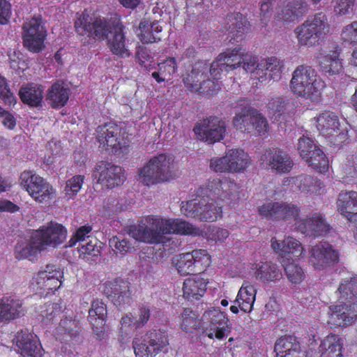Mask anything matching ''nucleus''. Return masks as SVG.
I'll return each mask as SVG.
<instances>
[{
  "mask_svg": "<svg viewBox=\"0 0 357 357\" xmlns=\"http://www.w3.org/2000/svg\"><path fill=\"white\" fill-rule=\"evenodd\" d=\"M236 189V183L230 178L209 179L205 186L197 190L195 198L182 202L181 210L186 217L215 222L222 215V206L218 204V199H229Z\"/></svg>",
  "mask_w": 357,
  "mask_h": 357,
  "instance_id": "nucleus-1",
  "label": "nucleus"
},
{
  "mask_svg": "<svg viewBox=\"0 0 357 357\" xmlns=\"http://www.w3.org/2000/svg\"><path fill=\"white\" fill-rule=\"evenodd\" d=\"M74 25L79 36L93 39H107V47L113 54L120 58L130 56L122 24H114L100 16L93 18L85 10L79 15Z\"/></svg>",
  "mask_w": 357,
  "mask_h": 357,
  "instance_id": "nucleus-2",
  "label": "nucleus"
},
{
  "mask_svg": "<svg viewBox=\"0 0 357 357\" xmlns=\"http://www.w3.org/2000/svg\"><path fill=\"white\" fill-rule=\"evenodd\" d=\"M128 233L137 241L152 244L162 243L164 234L197 236L202 234V231L185 220H163L154 215H147L138 225H130Z\"/></svg>",
  "mask_w": 357,
  "mask_h": 357,
  "instance_id": "nucleus-3",
  "label": "nucleus"
},
{
  "mask_svg": "<svg viewBox=\"0 0 357 357\" xmlns=\"http://www.w3.org/2000/svg\"><path fill=\"white\" fill-rule=\"evenodd\" d=\"M66 237V230L59 223L51 222L32 232L28 241H18L15 246L14 255L18 259L33 261L37 255L47 246L53 248L61 244Z\"/></svg>",
  "mask_w": 357,
  "mask_h": 357,
  "instance_id": "nucleus-4",
  "label": "nucleus"
},
{
  "mask_svg": "<svg viewBox=\"0 0 357 357\" xmlns=\"http://www.w3.org/2000/svg\"><path fill=\"white\" fill-rule=\"evenodd\" d=\"M293 93L298 98L318 103L321 100L326 85L312 66L300 65L292 73L289 84Z\"/></svg>",
  "mask_w": 357,
  "mask_h": 357,
  "instance_id": "nucleus-5",
  "label": "nucleus"
},
{
  "mask_svg": "<svg viewBox=\"0 0 357 357\" xmlns=\"http://www.w3.org/2000/svg\"><path fill=\"white\" fill-rule=\"evenodd\" d=\"M174 160L166 153H160L151 158L139 169L141 182L146 186L168 181L174 176Z\"/></svg>",
  "mask_w": 357,
  "mask_h": 357,
  "instance_id": "nucleus-6",
  "label": "nucleus"
},
{
  "mask_svg": "<svg viewBox=\"0 0 357 357\" xmlns=\"http://www.w3.org/2000/svg\"><path fill=\"white\" fill-rule=\"evenodd\" d=\"M100 146L114 154L126 153L130 147V139L126 130L115 123L99 126L96 130Z\"/></svg>",
  "mask_w": 357,
  "mask_h": 357,
  "instance_id": "nucleus-7",
  "label": "nucleus"
},
{
  "mask_svg": "<svg viewBox=\"0 0 357 357\" xmlns=\"http://www.w3.org/2000/svg\"><path fill=\"white\" fill-rule=\"evenodd\" d=\"M169 336L165 330L151 329L141 339L135 337L132 347L136 357H155L167 349Z\"/></svg>",
  "mask_w": 357,
  "mask_h": 357,
  "instance_id": "nucleus-8",
  "label": "nucleus"
},
{
  "mask_svg": "<svg viewBox=\"0 0 357 357\" xmlns=\"http://www.w3.org/2000/svg\"><path fill=\"white\" fill-rule=\"evenodd\" d=\"M329 31L330 25L327 16L321 12L316 13L298 26L295 33L301 46L312 47L319 43V40L328 34Z\"/></svg>",
  "mask_w": 357,
  "mask_h": 357,
  "instance_id": "nucleus-9",
  "label": "nucleus"
},
{
  "mask_svg": "<svg viewBox=\"0 0 357 357\" xmlns=\"http://www.w3.org/2000/svg\"><path fill=\"white\" fill-rule=\"evenodd\" d=\"M301 211V207L292 202L284 201H269L264 203L257 208L262 219L271 222H291L298 220Z\"/></svg>",
  "mask_w": 357,
  "mask_h": 357,
  "instance_id": "nucleus-10",
  "label": "nucleus"
},
{
  "mask_svg": "<svg viewBox=\"0 0 357 357\" xmlns=\"http://www.w3.org/2000/svg\"><path fill=\"white\" fill-rule=\"evenodd\" d=\"M20 185L37 202L44 203L52 199L55 190L45 178L33 171L24 170L19 178Z\"/></svg>",
  "mask_w": 357,
  "mask_h": 357,
  "instance_id": "nucleus-11",
  "label": "nucleus"
},
{
  "mask_svg": "<svg viewBox=\"0 0 357 357\" xmlns=\"http://www.w3.org/2000/svg\"><path fill=\"white\" fill-rule=\"evenodd\" d=\"M236 130L250 133L253 131L257 135H263L268 130V123L257 109L252 107H244L236 113L232 121Z\"/></svg>",
  "mask_w": 357,
  "mask_h": 357,
  "instance_id": "nucleus-12",
  "label": "nucleus"
},
{
  "mask_svg": "<svg viewBox=\"0 0 357 357\" xmlns=\"http://www.w3.org/2000/svg\"><path fill=\"white\" fill-rule=\"evenodd\" d=\"M298 151L301 157L317 172L326 173L329 161L324 151L309 137L303 136L298 139Z\"/></svg>",
  "mask_w": 357,
  "mask_h": 357,
  "instance_id": "nucleus-13",
  "label": "nucleus"
},
{
  "mask_svg": "<svg viewBox=\"0 0 357 357\" xmlns=\"http://www.w3.org/2000/svg\"><path fill=\"white\" fill-rule=\"evenodd\" d=\"M206 324L204 328L206 336L211 340H222L231 332L229 320L225 312L217 308L206 310L202 316Z\"/></svg>",
  "mask_w": 357,
  "mask_h": 357,
  "instance_id": "nucleus-14",
  "label": "nucleus"
},
{
  "mask_svg": "<svg viewBox=\"0 0 357 357\" xmlns=\"http://www.w3.org/2000/svg\"><path fill=\"white\" fill-rule=\"evenodd\" d=\"M308 262L315 270H324L339 262V252L329 243L320 241L310 249Z\"/></svg>",
  "mask_w": 357,
  "mask_h": 357,
  "instance_id": "nucleus-15",
  "label": "nucleus"
},
{
  "mask_svg": "<svg viewBox=\"0 0 357 357\" xmlns=\"http://www.w3.org/2000/svg\"><path fill=\"white\" fill-rule=\"evenodd\" d=\"M102 291L119 309H125L132 301L130 283L121 278L107 280L102 285Z\"/></svg>",
  "mask_w": 357,
  "mask_h": 357,
  "instance_id": "nucleus-16",
  "label": "nucleus"
},
{
  "mask_svg": "<svg viewBox=\"0 0 357 357\" xmlns=\"http://www.w3.org/2000/svg\"><path fill=\"white\" fill-rule=\"evenodd\" d=\"M93 176L97 183L112 189L122 185L126 179L124 169L112 162L100 161L96 164Z\"/></svg>",
  "mask_w": 357,
  "mask_h": 357,
  "instance_id": "nucleus-17",
  "label": "nucleus"
},
{
  "mask_svg": "<svg viewBox=\"0 0 357 357\" xmlns=\"http://www.w3.org/2000/svg\"><path fill=\"white\" fill-rule=\"evenodd\" d=\"M195 135L208 144H214L223 139L225 132V122L219 117L211 116L197 123L193 129Z\"/></svg>",
  "mask_w": 357,
  "mask_h": 357,
  "instance_id": "nucleus-18",
  "label": "nucleus"
},
{
  "mask_svg": "<svg viewBox=\"0 0 357 357\" xmlns=\"http://www.w3.org/2000/svg\"><path fill=\"white\" fill-rule=\"evenodd\" d=\"M327 324L331 327L345 328L357 320V303L340 301L328 307Z\"/></svg>",
  "mask_w": 357,
  "mask_h": 357,
  "instance_id": "nucleus-19",
  "label": "nucleus"
},
{
  "mask_svg": "<svg viewBox=\"0 0 357 357\" xmlns=\"http://www.w3.org/2000/svg\"><path fill=\"white\" fill-rule=\"evenodd\" d=\"M23 44L30 52L38 53L44 47L46 30L41 24L40 17H33L23 26Z\"/></svg>",
  "mask_w": 357,
  "mask_h": 357,
  "instance_id": "nucleus-20",
  "label": "nucleus"
},
{
  "mask_svg": "<svg viewBox=\"0 0 357 357\" xmlns=\"http://www.w3.org/2000/svg\"><path fill=\"white\" fill-rule=\"evenodd\" d=\"M63 273L56 265L48 264L45 270L39 271L32 278V284L36 285L38 290H47V293L54 292L62 284Z\"/></svg>",
  "mask_w": 357,
  "mask_h": 357,
  "instance_id": "nucleus-21",
  "label": "nucleus"
},
{
  "mask_svg": "<svg viewBox=\"0 0 357 357\" xmlns=\"http://www.w3.org/2000/svg\"><path fill=\"white\" fill-rule=\"evenodd\" d=\"M14 342L23 357H43L44 356L45 351L38 337L26 328L17 333Z\"/></svg>",
  "mask_w": 357,
  "mask_h": 357,
  "instance_id": "nucleus-22",
  "label": "nucleus"
},
{
  "mask_svg": "<svg viewBox=\"0 0 357 357\" xmlns=\"http://www.w3.org/2000/svg\"><path fill=\"white\" fill-rule=\"evenodd\" d=\"M295 225L301 233L314 237L324 236L331 229L329 224L320 213H314L310 218H298Z\"/></svg>",
  "mask_w": 357,
  "mask_h": 357,
  "instance_id": "nucleus-23",
  "label": "nucleus"
},
{
  "mask_svg": "<svg viewBox=\"0 0 357 357\" xmlns=\"http://www.w3.org/2000/svg\"><path fill=\"white\" fill-rule=\"evenodd\" d=\"M337 211L349 222L357 224V192L342 190L336 201Z\"/></svg>",
  "mask_w": 357,
  "mask_h": 357,
  "instance_id": "nucleus-24",
  "label": "nucleus"
},
{
  "mask_svg": "<svg viewBox=\"0 0 357 357\" xmlns=\"http://www.w3.org/2000/svg\"><path fill=\"white\" fill-rule=\"evenodd\" d=\"M284 66L282 61L275 56L268 57L257 64L255 77L259 82L263 83L269 79L278 81L282 77Z\"/></svg>",
  "mask_w": 357,
  "mask_h": 357,
  "instance_id": "nucleus-25",
  "label": "nucleus"
},
{
  "mask_svg": "<svg viewBox=\"0 0 357 357\" xmlns=\"http://www.w3.org/2000/svg\"><path fill=\"white\" fill-rule=\"evenodd\" d=\"M271 248L274 252L287 259H292L302 257L303 247L301 243L294 237L288 236L281 243L275 237L271 240Z\"/></svg>",
  "mask_w": 357,
  "mask_h": 357,
  "instance_id": "nucleus-26",
  "label": "nucleus"
},
{
  "mask_svg": "<svg viewBox=\"0 0 357 357\" xmlns=\"http://www.w3.org/2000/svg\"><path fill=\"white\" fill-rule=\"evenodd\" d=\"M263 162L277 173H287L291 169L294 162L289 155L281 150H267L261 157Z\"/></svg>",
  "mask_w": 357,
  "mask_h": 357,
  "instance_id": "nucleus-27",
  "label": "nucleus"
},
{
  "mask_svg": "<svg viewBox=\"0 0 357 357\" xmlns=\"http://www.w3.org/2000/svg\"><path fill=\"white\" fill-rule=\"evenodd\" d=\"M107 317V305L102 300L96 299L89 310L88 321L98 337L104 334L105 325Z\"/></svg>",
  "mask_w": 357,
  "mask_h": 357,
  "instance_id": "nucleus-28",
  "label": "nucleus"
},
{
  "mask_svg": "<svg viewBox=\"0 0 357 357\" xmlns=\"http://www.w3.org/2000/svg\"><path fill=\"white\" fill-rule=\"evenodd\" d=\"M277 357H298L301 352V343L294 335L278 338L274 347Z\"/></svg>",
  "mask_w": 357,
  "mask_h": 357,
  "instance_id": "nucleus-29",
  "label": "nucleus"
},
{
  "mask_svg": "<svg viewBox=\"0 0 357 357\" xmlns=\"http://www.w3.org/2000/svg\"><path fill=\"white\" fill-rule=\"evenodd\" d=\"M24 314L22 301L12 297L0 298V321H8L17 319Z\"/></svg>",
  "mask_w": 357,
  "mask_h": 357,
  "instance_id": "nucleus-30",
  "label": "nucleus"
},
{
  "mask_svg": "<svg viewBox=\"0 0 357 357\" xmlns=\"http://www.w3.org/2000/svg\"><path fill=\"white\" fill-rule=\"evenodd\" d=\"M21 101L31 107L42 105L43 100V87L35 83H29L22 86L19 90Z\"/></svg>",
  "mask_w": 357,
  "mask_h": 357,
  "instance_id": "nucleus-31",
  "label": "nucleus"
},
{
  "mask_svg": "<svg viewBox=\"0 0 357 357\" xmlns=\"http://www.w3.org/2000/svg\"><path fill=\"white\" fill-rule=\"evenodd\" d=\"M344 340L338 335L330 333L321 342L320 357H343Z\"/></svg>",
  "mask_w": 357,
  "mask_h": 357,
  "instance_id": "nucleus-32",
  "label": "nucleus"
},
{
  "mask_svg": "<svg viewBox=\"0 0 357 357\" xmlns=\"http://www.w3.org/2000/svg\"><path fill=\"white\" fill-rule=\"evenodd\" d=\"M307 10V4L305 1L291 0L278 11V17L285 22H293L303 17Z\"/></svg>",
  "mask_w": 357,
  "mask_h": 357,
  "instance_id": "nucleus-33",
  "label": "nucleus"
},
{
  "mask_svg": "<svg viewBox=\"0 0 357 357\" xmlns=\"http://www.w3.org/2000/svg\"><path fill=\"white\" fill-rule=\"evenodd\" d=\"M69 96V89L62 82L56 81L47 90L46 99L52 108L59 109L67 104Z\"/></svg>",
  "mask_w": 357,
  "mask_h": 357,
  "instance_id": "nucleus-34",
  "label": "nucleus"
},
{
  "mask_svg": "<svg viewBox=\"0 0 357 357\" xmlns=\"http://www.w3.org/2000/svg\"><path fill=\"white\" fill-rule=\"evenodd\" d=\"M207 282L200 277L188 278L183 283V297L188 300H199L206 291Z\"/></svg>",
  "mask_w": 357,
  "mask_h": 357,
  "instance_id": "nucleus-35",
  "label": "nucleus"
},
{
  "mask_svg": "<svg viewBox=\"0 0 357 357\" xmlns=\"http://www.w3.org/2000/svg\"><path fill=\"white\" fill-rule=\"evenodd\" d=\"M207 70L208 66L206 63L197 62L192 66L191 70L183 77V81L187 89L191 92L197 91V87L204 80Z\"/></svg>",
  "mask_w": 357,
  "mask_h": 357,
  "instance_id": "nucleus-36",
  "label": "nucleus"
},
{
  "mask_svg": "<svg viewBox=\"0 0 357 357\" xmlns=\"http://www.w3.org/2000/svg\"><path fill=\"white\" fill-rule=\"evenodd\" d=\"M253 269L255 275L261 282H276L282 278V273L279 267L271 262L255 264Z\"/></svg>",
  "mask_w": 357,
  "mask_h": 357,
  "instance_id": "nucleus-37",
  "label": "nucleus"
},
{
  "mask_svg": "<svg viewBox=\"0 0 357 357\" xmlns=\"http://www.w3.org/2000/svg\"><path fill=\"white\" fill-rule=\"evenodd\" d=\"M139 39L143 43H153L161 40L162 37V27L159 22H149L142 21L139 24Z\"/></svg>",
  "mask_w": 357,
  "mask_h": 357,
  "instance_id": "nucleus-38",
  "label": "nucleus"
},
{
  "mask_svg": "<svg viewBox=\"0 0 357 357\" xmlns=\"http://www.w3.org/2000/svg\"><path fill=\"white\" fill-rule=\"evenodd\" d=\"M339 118L333 112H325L317 117V128L321 134L331 137L339 130Z\"/></svg>",
  "mask_w": 357,
  "mask_h": 357,
  "instance_id": "nucleus-39",
  "label": "nucleus"
},
{
  "mask_svg": "<svg viewBox=\"0 0 357 357\" xmlns=\"http://www.w3.org/2000/svg\"><path fill=\"white\" fill-rule=\"evenodd\" d=\"M256 294L257 289L254 285L244 282L238 292L235 303H238L242 311L250 312L256 299Z\"/></svg>",
  "mask_w": 357,
  "mask_h": 357,
  "instance_id": "nucleus-40",
  "label": "nucleus"
},
{
  "mask_svg": "<svg viewBox=\"0 0 357 357\" xmlns=\"http://www.w3.org/2000/svg\"><path fill=\"white\" fill-rule=\"evenodd\" d=\"M319 66L321 71L328 75H340L343 72L342 59H340V52L334 50L323 56Z\"/></svg>",
  "mask_w": 357,
  "mask_h": 357,
  "instance_id": "nucleus-41",
  "label": "nucleus"
},
{
  "mask_svg": "<svg viewBox=\"0 0 357 357\" xmlns=\"http://www.w3.org/2000/svg\"><path fill=\"white\" fill-rule=\"evenodd\" d=\"M228 31L231 40L238 42L241 40L243 35L247 31L248 21L243 17L240 13L231 14L227 16Z\"/></svg>",
  "mask_w": 357,
  "mask_h": 357,
  "instance_id": "nucleus-42",
  "label": "nucleus"
},
{
  "mask_svg": "<svg viewBox=\"0 0 357 357\" xmlns=\"http://www.w3.org/2000/svg\"><path fill=\"white\" fill-rule=\"evenodd\" d=\"M338 291L339 301L357 303V275L349 279H343L338 287Z\"/></svg>",
  "mask_w": 357,
  "mask_h": 357,
  "instance_id": "nucleus-43",
  "label": "nucleus"
},
{
  "mask_svg": "<svg viewBox=\"0 0 357 357\" xmlns=\"http://www.w3.org/2000/svg\"><path fill=\"white\" fill-rule=\"evenodd\" d=\"M244 52L245 50L241 47L227 50L218 54V61H222V65H225V68H227L229 71L233 70L241 66ZM222 66L224 67V66Z\"/></svg>",
  "mask_w": 357,
  "mask_h": 357,
  "instance_id": "nucleus-44",
  "label": "nucleus"
},
{
  "mask_svg": "<svg viewBox=\"0 0 357 357\" xmlns=\"http://www.w3.org/2000/svg\"><path fill=\"white\" fill-rule=\"evenodd\" d=\"M80 332V325L77 320L72 318L61 319L56 328L57 338L65 340L67 337H75Z\"/></svg>",
  "mask_w": 357,
  "mask_h": 357,
  "instance_id": "nucleus-45",
  "label": "nucleus"
},
{
  "mask_svg": "<svg viewBox=\"0 0 357 357\" xmlns=\"http://www.w3.org/2000/svg\"><path fill=\"white\" fill-rule=\"evenodd\" d=\"M136 324L132 313L125 314L120 320L118 340L121 344H127L135 332L137 331Z\"/></svg>",
  "mask_w": 357,
  "mask_h": 357,
  "instance_id": "nucleus-46",
  "label": "nucleus"
},
{
  "mask_svg": "<svg viewBox=\"0 0 357 357\" xmlns=\"http://www.w3.org/2000/svg\"><path fill=\"white\" fill-rule=\"evenodd\" d=\"M231 173L243 172L250 164L249 155L241 149L228 151Z\"/></svg>",
  "mask_w": 357,
  "mask_h": 357,
  "instance_id": "nucleus-47",
  "label": "nucleus"
},
{
  "mask_svg": "<svg viewBox=\"0 0 357 357\" xmlns=\"http://www.w3.org/2000/svg\"><path fill=\"white\" fill-rule=\"evenodd\" d=\"M191 252L179 254L172 259V264L180 275L195 274Z\"/></svg>",
  "mask_w": 357,
  "mask_h": 357,
  "instance_id": "nucleus-48",
  "label": "nucleus"
},
{
  "mask_svg": "<svg viewBox=\"0 0 357 357\" xmlns=\"http://www.w3.org/2000/svg\"><path fill=\"white\" fill-rule=\"evenodd\" d=\"M181 328L185 332H191L203 327L199 314L190 308H185L181 314Z\"/></svg>",
  "mask_w": 357,
  "mask_h": 357,
  "instance_id": "nucleus-49",
  "label": "nucleus"
},
{
  "mask_svg": "<svg viewBox=\"0 0 357 357\" xmlns=\"http://www.w3.org/2000/svg\"><path fill=\"white\" fill-rule=\"evenodd\" d=\"M294 179L295 184L303 192L316 193L324 186L320 180L309 175L301 174Z\"/></svg>",
  "mask_w": 357,
  "mask_h": 357,
  "instance_id": "nucleus-50",
  "label": "nucleus"
},
{
  "mask_svg": "<svg viewBox=\"0 0 357 357\" xmlns=\"http://www.w3.org/2000/svg\"><path fill=\"white\" fill-rule=\"evenodd\" d=\"M192 261L194 263V269L196 273H203L211 264L210 255L206 250H195L191 252Z\"/></svg>",
  "mask_w": 357,
  "mask_h": 357,
  "instance_id": "nucleus-51",
  "label": "nucleus"
},
{
  "mask_svg": "<svg viewBox=\"0 0 357 357\" xmlns=\"http://www.w3.org/2000/svg\"><path fill=\"white\" fill-rule=\"evenodd\" d=\"M284 269L287 279L292 284H300L305 278V274L302 267L294 262L284 264Z\"/></svg>",
  "mask_w": 357,
  "mask_h": 357,
  "instance_id": "nucleus-52",
  "label": "nucleus"
},
{
  "mask_svg": "<svg viewBox=\"0 0 357 357\" xmlns=\"http://www.w3.org/2000/svg\"><path fill=\"white\" fill-rule=\"evenodd\" d=\"M84 178L83 175H75L66 181L64 192L68 199H72L78 193L84 183Z\"/></svg>",
  "mask_w": 357,
  "mask_h": 357,
  "instance_id": "nucleus-53",
  "label": "nucleus"
},
{
  "mask_svg": "<svg viewBox=\"0 0 357 357\" xmlns=\"http://www.w3.org/2000/svg\"><path fill=\"white\" fill-rule=\"evenodd\" d=\"M340 39L343 43L357 45V20L343 26L340 33Z\"/></svg>",
  "mask_w": 357,
  "mask_h": 357,
  "instance_id": "nucleus-54",
  "label": "nucleus"
},
{
  "mask_svg": "<svg viewBox=\"0 0 357 357\" xmlns=\"http://www.w3.org/2000/svg\"><path fill=\"white\" fill-rule=\"evenodd\" d=\"M98 241L96 238L89 239L78 247L79 257L83 259L88 258L89 256L98 257L100 254V247L97 246Z\"/></svg>",
  "mask_w": 357,
  "mask_h": 357,
  "instance_id": "nucleus-55",
  "label": "nucleus"
},
{
  "mask_svg": "<svg viewBox=\"0 0 357 357\" xmlns=\"http://www.w3.org/2000/svg\"><path fill=\"white\" fill-rule=\"evenodd\" d=\"M91 225H86L79 227L68 241V246L73 247L77 243L82 244V243L89 240L90 236H89V234L91 233Z\"/></svg>",
  "mask_w": 357,
  "mask_h": 357,
  "instance_id": "nucleus-56",
  "label": "nucleus"
},
{
  "mask_svg": "<svg viewBox=\"0 0 357 357\" xmlns=\"http://www.w3.org/2000/svg\"><path fill=\"white\" fill-rule=\"evenodd\" d=\"M151 317L150 307L146 304H139L137 308V314L134 317L136 328H142L149 321Z\"/></svg>",
  "mask_w": 357,
  "mask_h": 357,
  "instance_id": "nucleus-57",
  "label": "nucleus"
},
{
  "mask_svg": "<svg viewBox=\"0 0 357 357\" xmlns=\"http://www.w3.org/2000/svg\"><path fill=\"white\" fill-rule=\"evenodd\" d=\"M210 167L217 173L231 172L228 151L223 157L212 158L210 162Z\"/></svg>",
  "mask_w": 357,
  "mask_h": 357,
  "instance_id": "nucleus-58",
  "label": "nucleus"
},
{
  "mask_svg": "<svg viewBox=\"0 0 357 357\" xmlns=\"http://www.w3.org/2000/svg\"><path fill=\"white\" fill-rule=\"evenodd\" d=\"M197 88V91H195V92L204 95H213L220 90L221 86L218 80L208 79L206 80L204 79Z\"/></svg>",
  "mask_w": 357,
  "mask_h": 357,
  "instance_id": "nucleus-59",
  "label": "nucleus"
},
{
  "mask_svg": "<svg viewBox=\"0 0 357 357\" xmlns=\"http://www.w3.org/2000/svg\"><path fill=\"white\" fill-rule=\"evenodd\" d=\"M207 239L215 242H224L229 236V231L223 228L210 226L205 232Z\"/></svg>",
  "mask_w": 357,
  "mask_h": 357,
  "instance_id": "nucleus-60",
  "label": "nucleus"
},
{
  "mask_svg": "<svg viewBox=\"0 0 357 357\" xmlns=\"http://www.w3.org/2000/svg\"><path fill=\"white\" fill-rule=\"evenodd\" d=\"M258 59L256 56L250 54L245 51L243 53L242 58V67L246 72L252 73V79H257L255 77V72L257 71Z\"/></svg>",
  "mask_w": 357,
  "mask_h": 357,
  "instance_id": "nucleus-61",
  "label": "nucleus"
},
{
  "mask_svg": "<svg viewBox=\"0 0 357 357\" xmlns=\"http://www.w3.org/2000/svg\"><path fill=\"white\" fill-rule=\"evenodd\" d=\"M0 98L6 105H15L16 99L11 93L6 79L0 75Z\"/></svg>",
  "mask_w": 357,
  "mask_h": 357,
  "instance_id": "nucleus-62",
  "label": "nucleus"
},
{
  "mask_svg": "<svg viewBox=\"0 0 357 357\" xmlns=\"http://www.w3.org/2000/svg\"><path fill=\"white\" fill-rule=\"evenodd\" d=\"M333 10L335 15L343 16L349 14L355 0H333Z\"/></svg>",
  "mask_w": 357,
  "mask_h": 357,
  "instance_id": "nucleus-63",
  "label": "nucleus"
},
{
  "mask_svg": "<svg viewBox=\"0 0 357 357\" xmlns=\"http://www.w3.org/2000/svg\"><path fill=\"white\" fill-rule=\"evenodd\" d=\"M159 71L163 76H170L176 72L178 66L174 57H168L158 64Z\"/></svg>",
  "mask_w": 357,
  "mask_h": 357,
  "instance_id": "nucleus-64",
  "label": "nucleus"
}]
</instances>
